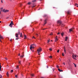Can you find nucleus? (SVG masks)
Instances as JSON below:
<instances>
[{
	"label": "nucleus",
	"mask_w": 78,
	"mask_h": 78,
	"mask_svg": "<svg viewBox=\"0 0 78 78\" xmlns=\"http://www.w3.org/2000/svg\"><path fill=\"white\" fill-rule=\"evenodd\" d=\"M41 51H42V49H41V48H39L37 50V51H38V55H40V54H39V53L41 52Z\"/></svg>",
	"instance_id": "f257e3e1"
},
{
	"label": "nucleus",
	"mask_w": 78,
	"mask_h": 78,
	"mask_svg": "<svg viewBox=\"0 0 78 78\" xmlns=\"http://www.w3.org/2000/svg\"><path fill=\"white\" fill-rule=\"evenodd\" d=\"M36 45L35 44H31L30 47V50H32V47H36Z\"/></svg>",
	"instance_id": "f03ea898"
},
{
	"label": "nucleus",
	"mask_w": 78,
	"mask_h": 78,
	"mask_svg": "<svg viewBox=\"0 0 78 78\" xmlns=\"http://www.w3.org/2000/svg\"><path fill=\"white\" fill-rule=\"evenodd\" d=\"M18 35H19V34L17 33H16L15 35L16 37H17V38H16V40H18V39H19V38H18Z\"/></svg>",
	"instance_id": "7ed1b4c3"
},
{
	"label": "nucleus",
	"mask_w": 78,
	"mask_h": 78,
	"mask_svg": "<svg viewBox=\"0 0 78 78\" xmlns=\"http://www.w3.org/2000/svg\"><path fill=\"white\" fill-rule=\"evenodd\" d=\"M57 23L58 24H59L60 25H61L62 23V22L61 20H58L57 21Z\"/></svg>",
	"instance_id": "20e7f679"
},
{
	"label": "nucleus",
	"mask_w": 78,
	"mask_h": 78,
	"mask_svg": "<svg viewBox=\"0 0 78 78\" xmlns=\"http://www.w3.org/2000/svg\"><path fill=\"white\" fill-rule=\"evenodd\" d=\"M0 42H2V41H1V39H3V37H2L1 34H0Z\"/></svg>",
	"instance_id": "39448f33"
},
{
	"label": "nucleus",
	"mask_w": 78,
	"mask_h": 78,
	"mask_svg": "<svg viewBox=\"0 0 78 78\" xmlns=\"http://www.w3.org/2000/svg\"><path fill=\"white\" fill-rule=\"evenodd\" d=\"M47 19H46L44 20V25H45V24H46L47 23Z\"/></svg>",
	"instance_id": "423d86ee"
},
{
	"label": "nucleus",
	"mask_w": 78,
	"mask_h": 78,
	"mask_svg": "<svg viewBox=\"0 0 78 78\" xmlns=\"http://www.w3.org/2000/svg\"><path fill=\"white\" fill-rule=\"evenodd\" d=\"M20 37H23V35H22V33H20Z\"/></svg>",
	"instance_id": "0eeeda50"
},
{
	"label": "nucleus",
	"mask_w": 78,
	"mask_h": 78,
	"mask_svg": "<svg viewBox=\"0 0 78 78\" xmlns=\"http://www.w3.org/2000/svg\"><path fill=\"white\" fill-rule=\"evenodd\" d=\"M72 31V32H73V29L72 28H71V29H69V33H70Z\"/></svg>",
	"instance_id": "6e6552de"
},
{
	"label": "nucleus",
	"mask_w": 78,
	"mask_h": 78,
	"mask_svg": "<svg viewBox=\"0 0 78 78\" xmlns=\"http://www.w3.org/2000/svg\"><path fill=\"white\" fill-rule=\"evenodd\" d=\"M64 52L65 53V54H66V48L65 47H64Z\"/></svg>",
	"instance_id": "1a4fd4ad"
},
{
	"label": "nucleus",
	"mask_w": 78,
	"mask_h": 78,
	"mask_svg": "<svg viewBox=\"0 0 78 78\" xmlns=\"http://www.w3.org/2000/svg\"><path fill=\"white\" fill-rule=\"evenodd\" d=\"M58 71H59V72H63V70H61V69H58Z\"/></svg>",
	"instance_id": "9d476101"
},
{
	"label": "nucleus",
	"mask_w": 78,
	"mask_h": 78,
	"mask_svg": "<svg viewBox=\"0 0 78 78\" xmlns=\"http://www.w3.org/2000/svg\"><path fill=\"white\" fill-rule=\"evenodd\" d=\"M67 39H68V37H65V41H67Z\"/></svg>",
	"instance_id": "9b49d317"
},
{
	"label": "nucleus",
	"mask_w": 78,
	"mask_h": 78,
	"mask_svg": "<svg viewBox=\"0 0 78 78\" xmlns=\"http://www.w3.org/2000/svg\"><path fill=\"white\" fill-rule=\"evenodd\" d=\"M7 76V77H9V74L8 73V72H7L6 73Z\"/></svg>",
	"instance_id": "f8f14e48"
},
{
	"label": "nucleus",
	"mask_w": 78,
	"mask_h": 78,
	"mask_svg": "<svg viewBox=\"0 0 78 78\" xmlns=\"http://www.w3.org/2000/svg\"><path fill=\"white\" fill-rule=\"evenodd\" d=\"M64 32H62V33H61V35L62 36V37H63V35H64Z\"/></svg>",
	"instance_id": "ddd939ff"
},
{
	"label": "nucleus",
	"mask_w": 78,
	"mask_h": 78,
	"mask_svg": "<svg viewBox=\"0 0 78 78\" xmlns=\"http://www.w3.org/2000/svg\"><path fill=\"white\" fill-rule=\"evenodd\" d=\"M58 39L57 38H55V42H56V41H58Z\"/></svg>",
	"instance_id": "4468645a"
},
{
	"label": "nucleus",
	"mask_w": 78,
	"mask_h": 78,
	"mask_svg": "<svg viewBox=\"0 0 78 78\" xmlns=\"http://www.w3.org/2000/svg\"><path fill=\"white\" fill-rule=\"evenodd\" d=\"M72 58H73V59H76V58H75V56H74V55H72Z\"/></svg>",
	"instance_id": "2eb2a0df"
},
{
	"label": "nucleus",
	"mask_w": 78,
	"mask_h": 78,
	"mask_svg": "<svg viewBox=\"0 0 78 78\" xmlns=\"http://www.w3.org/2000/svg\"><path fill=\"white\" fill-rule=\"evenodd\" d=\"M24 39H27V36H26V35H24Z\"/></svg>",
	"instance_id": "dca6fc26"
},
{
	"label": "nucleus",
	"mask_w": 78,
	"mask_h": 78,
	"mask_svg": "<svg viewBox=\"0 0 78 78\" xmlns=\"http://www.w3.org/2000/svg\"><path fill=\"white\" fill-rule=\"evenodd\" d=\"M9 11V10H5V12H8Z\"/></svg>",
	"instance_id": "f3484780"
},
{
	"label": "nucleus",
	"mask_w": 78,
	"mask_h": 78,
	"mask_svg": "<svg viewBox=\"0 0 78 78\" xmlns=\"http://www.w3.org/2000/svg\"><path fill=\"white\" fill-rule=\"evenodd\" d=\"M12 24H10L9 25V26L10 27H11L12 28Z\"/></svg>",
	"instance_id": "a211bd4d"
},
{
	"label": "nucleus",
	"mask_w": 78,
	"mask_h": 78,
	"mask_svg": "<svg viewBox=\"0 0 78 78\" xmlns=\"http://www.w3.org/2000/svg\"><path fill=\"white\" fill-rule=\"evenodd\" d=\"M70 11H68L67 12V14L69 15L70 14Z\"/></svg>",
	"instance_id": "6ab92c4d"
},
{
	"label": "nucleus",
	"mask_w": 78,
	"mask_h": 78,
	"mask_svg": "<svg viewBox=\"0 0 78 78\" xmlns=\"http://www.w3.org/2000/svg\"><path fill=\"white\" fill-rule=\"evenodd\" d=\"M10 24H11L12 25H14V23H13L12 21L11 22Z\"/></svg>",
	"instance_id": "aec40b11"
},
{
	"label": "nucleus",
	"mask_w": 78,
	"mask_h": 78,
	"mask_svg": "<svg viewBox=\"0 0 78 78\" xmlns=\"http://www.w3.org/2000/svg\"><path fill=\"white\" fill-rule=\"evenodd\" d=\"M35 2H36V0H34L32 1V2H33V3Z\"/></svg>",
	"instance_id": "412c9836"
},
{
	"label": "nucleus",
	"mask_w": 78,
	"mask_h": 78,
	"mask_svg": "<svg viewBox=\"0 0 78 78\" xmlns=\"http://www.w3.org/2000/svg\"><path fill=\"white\" fill-rule=\"evenodd\" d=\"M34 5V4H33V6H32L33 8H34V7H35V6H36V5Z\"/></svg>",
	"instance_id": "4be33fe9"
},
{
	"label": "nucleus",
	"mask_w": 78,
	"mask_h": 78,
	"mask_svg": "<svg viewBox=\"0 0 78 78\" xmlns=\"http://www.w3.org/2000/svg\"><path fill=\"white\" fill-rule=\"evenodd\" d=\"M31 76H34V74H31Z\"/></svg>",
	"instance_id": "5701e85b"
},
{
	"label": "nucleus",
	"mask_w": 78,
	"mask_h": 78,
	"mask_svg": "<svg viewBox=\"0 0 78 78\" xmlns=\"http://www.w3.org/2000/svg\"><path fill=\"white\" fill-rule=\"evenodd\" d=\"M0 78H3V77L2 75H0Z\"/></svg>",
	"instance_id": "b1692460"
},
{
	"label": "nucleus",
	"mask_w": 78,
	"mask_h": 78,
	"mask_svg": "<svg viewBox=\"0 0 78 78\" xmlns=\"http://www.w3.org/2000/svg\"><path fill=\"white\" fill-rule=\"evenodd\" d=\"M11 73H12L13 72V70L12 69L10 71Z\"/></svg>",
	"instance_id": "393cba45"
},
{
	"label": "nucleus",
	"mask_w": 78,
	"mask_h": 78,
	"mask_svg": "<svg viewBox=\"0 0 78 78\" xmlns=\"http://www.w3.org/2000/svg\"><path fill=\"white\" fill-rule=\"evenodd\" d=\"M0 70L1 71H2V66H0Z\"/></svg>",
	"instance_id": "a878e982"
},
{
	"label": "nucleus",
	"mask_w": 78,
	"mask_h": 78,
	"mask_svg": "<svg viewBox=\"0 0 78 78\" xmlns=\"http://www.w3.org/2000/svg\"><path fill=\"white\" fill-rule=\"evenodd\" d=\"M5 9H4L2 11V12H5Z\"/></svg>",
	"instance_id": "bb28decb"
},
{
	"label": "nucleus",
	"mask_w": 78,
	"mask_h": 78,
	"mask_svg": "<svg viewBox=\"0 0 78 78\" xmlns=\"http://www.w3.org/2000/svg\"><path fill=\"white\" fill-rule=\"evenodd\" d=\"M49 58H52V56H49Z\"/></svg>",
	"instance_id": "cd10ccee"
},
{
	"label": "nucleus",
	"mask_w": 78,
	"mask_h": 78,
	"mask_svg": "<svg viewBox=\"0 0 78 78\" xmlns=\"http://www.w3.org/2000/svg\"><path fill=\"white\" fill-rule=\"evenodd\" d=\"M23 56H24V55H21V56L20 57L21 58H23Z\"/></svg>",
	"instance_id": "c85d7f7f"
},
{
	"label": "nucleus",
	"mask_w": 78,
	"mask_h": 78,
	"mask_svg": "<svg viewBox=\"0 0 78 78\" xmlns=\"http://www.w3.org/2000/svg\"><path fill=\"white\" fill-rule=\"evenodd\" d=\"M49 50H50V51H52V49H51V48H50L49 49Z\"/></svg>",
	"instance_id": "c756f323"
},
{
	"label": "nucleus",
	"mask_w": 78,
	"mask_h": 78,
	"mask_svg": "<svg viewBox=\"0 0 78 78\" xmlns=\"http://www.w3.org/2000/svg\"><path fill=\"white\" fill-rule=\"evenodd\" d=\"M16 69H19V65H18L16 67Z\"/></svg>",
	"instance_id": "7c9ffc66"
},
{
	"label": "nucleus",
	"mask_w": 78,
	"mask_h": 78,
	"mask_svg": "<svg viewBox=\"0 0 78 78\" xmlns=\"http://www.w3.org/2000/svg\"><path fill=\"white\" fill-rule=\"evenodd\" d=\"M56 67H57V68H58V69L59 68V66H58V65H57Z\"/></svg>",
	"instance_id": "2f4dec72"
},
{
	"label": "nucleus",
	"mask_w": 78,
	"mask_h": 78,
	"mask_svg": "<svg viewBox=\"0 0 78 78\" xmlns=\"http://www.w3.org/2000/svg\"><path fill=\"white\" fill-rule=\"evenodd\" d=\"M57 53H59V50H58L57 51Z\"/></svg>",
	"instance_id": "473e14b6"
},
{
	"label": "nucleus",
	"mask_w": 78,
	"mask_h": 78,
	"mask_svg": "<svg viewBox=\"0 0 78 78\" xmlns=\"http://www.w3.org/2000/svg\"><path fill=\"white\" fill-rule=\"evenodd\" d=\"M63 64L64 65H66V63H65V62H64L63 63Z\"/></svg>",
	"instance_id": "72a5a7b5"
},
{
	"label": "nucleus",
	"mask_w": 78,
	"mask_h": 78,
	"mask_svg": "<svg viewBox=\"0 0 78 78\" xmlns=\"http://www.w3.org/2000/svg\"><path fill=\"white\" fill-rule=\"evenodd\" d=\"M62 56H64V53H62Z\"/></svg>",
	"instance_id": "f704fd0d"
},
{
	"label": "nucleus",
	"mask_w": 78,
	"mask_h": 78,
	"mask_svg": "<svg viewBox=\"0 0 78 78\" xmlns=\"http://www.w3.org/2000/svg\"><path fill=\"white\" fill-rule=\"evenodd\" d=\"M46 16H47V15H44L43 16V17H46Z\"/></svg>",
	"instance_id": "c9c22d12"
},
{
	"label": "nucleus",
	"mask_w": 78,
	"mask_h": 78,
	"mask_svg": "<svg viewBox=\"0 0 78 78\" xmlns=\"http://www.w3.org/2000/svg\"><path fill=\"white\" fill-rule=\"evenodd\" d=\"M74 64V66L75 67H76V65L75 64Z\"/></svg>",
	"instance_id": "e433bc0d"
},
{
	"label": "nucleus",
	"mask_w": 78,
	"mask_h": 78,
	"mask_svg": "<svg viewBox=\"0 0 78 78\" xmlns=\"http://www.w3.org/2000/svg\"><path fill=\"white\" fill-rule=\"evenodd\" d=\"M59 78H62V76H60L59 77Z\"/></svg>",
	"instance_id": "4c0bfd02"
},
{
	"label": "nucleus",
	"mask_w": 78,
	"mask_h": 78,
	"mask_svg": "<svg viewBox=\"0 0 78 78\" xmlns=\"http://www.w3.org/2000/svg\"><path fill=\"white\" fill-rule=\"evenodd\" d=\"M50 35H53V34L52 33H51V34H50Z\"/></svg>",
	"instance_id": "58836bf2"
},
{
	"label": "nucleus",
	"mask_w": 78,
	"mask_h": 78,
	"mask_svg": "<svg viewBox=\"0 0 78 78\" xmlns=\"http://www.w3.org/2000/svg\"><path fill=\"white\" fill-rule=\"evenodd\" d=\"M30 3H31L30 2H29V3H28L27 4H28V5H30Z\"/></svg>",
	"instance_id": "ea45409f"
},
{
	"label": "nucleus",
	"mask_w": 78,
	"mask_h": 78,
	"mask_svg": "<svg viewBox=\"0 0 78 78\" xmlns=\"http://www.w3.org/2000/svg\"><path fill=\"white\" fill-rule=\"evenodd\" d=\"M15 77H16V78H17V75H15Z\"/></svg>",
	"instance_id": "a19ab883"
},
{
	"label": "nucleus",
	"mask_w": 78,
	"mask_h": 78,
	"mask_svg": "<svg viewBox=\"0 0 78 78\" xmlns=\"http://www.w3.org/2000/svg\"><path fill=\"white\" fill-rule=\"evenodd\" d=\"M34 46H32V48H34Z\"/></svg>",
	"instance_id": "79ce46f5"
},
{
	"label": "nucleus",
	"mask_w": 78,
	"mask_h": 78,
	"mask_svg": "<svg viewBox=\"0 0 78 78\" xmlns=\"http://www.w3.org/2000/svg\"><path fill=\"white\" fill-rule=\"evenodd\" d=\"M21 76H22V77H23V74H21Z\"/></svg>",
	"instance_id": "37998d69"
},
{
	"label": "nucleus",
	"mask_w": 78,
	"mask_h": 78,
	"mask_svg": "<svg viewBox=\"0 0 78 78\" xmlns=\"http://www.w3.org/2000/svg\"><path fill=\"white\" fill-rule=\"evenodd\" d=\"M53 72H54L55 71V68H54L53 69Z\"/></svg>",
	"instance_id": "c03bdc74"
},
{
	"label": "nucleus",
	"mask_w": 78,
	"mask_h": 78,
	"mask_svg": "<svg viewBox=\"0 0 78 78\" xmlns=\"http://www.w3.org/2000/svg\"><path fill=\"white\" fill-rule=\"evenodd\" d=\"M22 5V3H20V6H21Z\"/></svg>",
	"instance_id": "a18cd8bd"
},
{
	"label": "nucleus",
	"mask_w": 78,
	"mask_h": 78,
	"mask_svg": "<svg viewBox=\"0 0 78 78\" xmlns=\"http://www.w3.org/2000/svg\"><path fill=\"white\" fill-rule=\"evenodd\" d=\"M75 5H76L77 6H78V4H77V3H76V4H75Z\"/></svg>",
	"instance_id": "49530a36"
},
{
	"label": "nucleus",
	"mask_w": 78,
	"mask_h": 78,
	"mask_svg": "<svg viewBox=\"0 0 78 78\" xmlns=\"http://www.w3.org/2000/svg\"><path fill=\"white\" fill-rule=\"evenodd\" d=\"M47 69H48V66H47Z\"/></svg>",
	"instance_id": "de8ad7c7"
},
{
	"label": "nucleus",
	"mask_w": 78,
	"mask_h": 78,
	"mask_svg": "<svg viewBox=\"0 0 78 78\" xmlns=\"http://www.w3.org/2000/svg\"><path fill=\"white\" fill-rule=\"evenodd\" d=\"M33 38H34V39H35V38L34 37V36H33V37L32 39H33Z\"/></svg>",
	"instance_id": "09e8293b"
},
{
	"label": "nucleus",
	"mask_w": 78,
	"mask_h": 78,
	"mask_svg": "<svg viewBox=\"0 0 78 78\" xmlns=\"http://www.w3.org/2000/svg\"><path fill=\"white\" fill-rule=\"evenodd\" d=\"M60 34V33L58 32V34Z\"/></svg>",
	"instance_id": "8fccbe9b"
},
{
	"label": "nucleus",
	"mask_w": 78,
	"mask_h": 78,
	"mask_svg": "<svg viewBox=\"0 0 78 78\" xmlns=\"http://www.w3.org/2000/svg\"><path fill=\"white\" fill-rule=\"evenodd\" d=\"M49 42H50V40H48V43H49Z\"/></svg>",
	"instance_id": "3c124183"
},
{
	"label": "nucleus",
	"mask_w": 78,
	"mask_h": 78,
	"mask_svg": "<svg viewBox=\"0 0 78 78\" xmlns=\"http://www.w3.org/2000/svg\"><path fill=\"white\" fill-rule=\"evenodd\" d=\"M5 59H6V60H7V58H5Z\"/></svg>",
	"instance_id": "603ef678"
},
{
	"label": "nucleus",
	"mask_w": 78,
	"mask_h": 78,
	"mask_svg": "<svg viewBox=\"0 0 78 78\" xmlns=\"http://www.w3.org/2000/svg\"><path fill=\"white\" fill-rule=\"evenodd\" d=\"M45 29H46V28H44V29H43V30H45Z\"/></svg>",
	"instance_id": "864d4df0"
},
{
	"label": "nucleus",
	"mask_w": 78,
	"mask_h": 78,
	"mask_svg": "<svg viewBox=\"0 0 78 78\" xmlns=\"http://www.w3.org/2000/svg\"><path fill=\"white\" fill-rule=\"evenodd\" d=\"M10 41H12V39H11L10 40Z\"/></svg>",
	"instance_id": "5fc2aeb1"
},
{
	"label": "nucleus",
	"mask_w": 78,
	"mask_h": 78,
	"mask_svg": "<svg viewBox=\"0 0 78 78\" xmlns=\"http://www.w3.org/2000/svg\"><path fill=\"white\" fill-rule=\"evenodd\" d=\"M1 3H3V1L2 0H1Z\"/></svg>",
	"instance_id": "6e6d98bb"
},
{
	"label": "nucleus",
	"mask_w": 78,
	"mask_h": 78,
	"mask_svg": "<svg viewBox=\"0 0 78 78\" xmlns=\"http://www.w3.org/2000/svg\"><path fill=\"white\" fill-rule=\"evenodd\" d=\"M57 37H58L57 36H56L55 38H57Z\"/></svg>",
	"instance_id": "4d7b16f0"
},
{
	"label": "nucleus",
	"mask_w": 78,
	"mask_h": 78,
	"mask_svg": "<svg viewBox=\"0 0 78 78\" xmlns=\"http://www.w3.org/2000/svg\"><path fill=\"white\" fill-rule=\"evenodd\" d=\"M18 33H19H19H20V32L19 31Z\"/></svg>",
	"instance_id": "13d9d810"
},
{
	"label": "nucleus",
	"mask_w": 78,
	"mask_h": 78,
	"mask_svg": "<svg viewBox=\"0 0 78 78\" xmlns=\"http://www.w3.org/2000/svg\"><path fill=\"white\" fill-rule=\"evenodd\" d=\"M1 66V63H0V66Z\"/></svg>",
	"instance_id": "bf43d9fd"
},
{
	"label": "nucleus",
	"mask_w": 78,
	"mask_h": 78,
	"mask_svg": "<svg viewBox=\"0 0 78 78\" xmlns=\"http://www.w3.org/2000/svg\"><path fill=\"white\" fill-rule=\"evenodd\" d=\"M18 56H20V53H19V54L18 55Z\"/></svg>",
	"instance_id": "052dcab7"
},
{
	"label": "nucleus",
	"mask_w": 78,
	"mask_h": 78,
	"mask_svg": "<svg viewBox=\"0 0 78 78\" xmlns=\"http://www.w3.org/2000/svg\"><path fill=\"white\" fill-rule=\"evenodd\" d=\"M75 58H76V55L75 56Z\"/></svg>",
	"instance_id": "680f3d73"
},
{
	"label": "nucleus",
	"mask_w": 78,
	"mask_h": 78,
	"mask_svg": "<svg viewBox=\"0 0 78 78\" xmlns=\"http://www.w3.org/2000/svg\"><path fill=\"white\" fill-rule=\"evenodd\" d=\"M8 17H7V18H6V19H8Z\"/></svg>",
	"instance_id": "e2e57ef3"
},
{
	"label": "nucleus",
	"mask_w": 78,
	"mask_h": 78,
	"mask_svg": "<svg viewBox=\"0 0 78 78\" xmlns=\"http://www.w3.org/2000/svg\"><path fill=\"white\" fill-rule=\"evenodd\" d=\"M54 77H56V76H54Z\"/></svg>",
	"instance_id": "0e129e2a"
},
{
	"label": "nucleus",
	"mask_w": 78,
	"mask_h": 78,
	"mask_svg": "<svg viewBox=\"0 0 78 78\" xmlns=\"http://www.w3.org/2000/svg\"><path fill=\"white\" fill-rule=\"evenodd\" d=\"M51 69H52V66H51Z\"/></svg>",
	"instance_id": "69168bd1"
},
{
	"label": "nucleus",
	"mask_w": 78,
	"mask_h": 78,
	"mask_svg": "<svg viewBox=\"0 0 78 78\" xmlns=\"http://www.w3.org/2000/svg\"><path fill=\"white\" fill-rule=\"evenodd\" d=\"M1 22H2V21H0V23H1Z\"/></svg>",
	"instance_id": "338daca9"
},
{
	"label": "nucleus",
	"mask_w": 78,
	"mask_h": 78,
	"mask_svg": "<svg viewBox=\"0 0 78 78\" xmlns=\"http://www.w3.org/2000/svg\"><path fill=\"white\" fill-rule=\"evenodd\" d=\"M41 78H44V77H41Z\"/></svg>",
	"instance_id": "774afa93"
}]
</instances>
